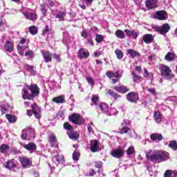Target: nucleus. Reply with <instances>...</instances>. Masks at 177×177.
<instances>
[{
	"instance_id": "nucleus-34",
	"label": "nucleus",
	"mask_w": 177,
	"mask_h": 177,
	"mask_svg": "<svg viewBox=\"0 0 177 177\" xmlns=\"http://www.w3.org/2000/svg\"><path fill=\"white\" fill-rule=\"evenodd\" d=\"M99 100H100L99 95L95 94L92 95L91 102L95 106H97L99 104Z\"/></svg>"
},
{
	"instance_id": "nucleus-7",
	"label": "nucleus",
	"mask_w": 177,
	"mask_h": 177,
	"mask_svg": "<svg viewBox=\"0 0 177 177\" xmlns=\"http://www.w3.org/2000/svg\"><path fill=\"white\" fill-rule=\"evenodd\" d=\"M153 19L157 20L164 21L168 19V13L164 10H157L153 15Z\"/></svg>"
},
{
	"instance_id": "nucleus-16",
	"label": "nucleus",
	"mask_w": 177,
	"mask_h": 177,
	"mask_svg": "<svg viewBox=\"0 0 177 177\" xmlns=\"http://www.w3.org/2000/svg\"><path fill=\"white\" fill-rule=\"evenodd\" d=\"M145 6L149 10L158 7V6H157V0H147L145 1Z\"/></svg>"
},
{
	"instance_id": "nucleus-6",
	"label": "nucleus",
	"mask_w": 177,
	"mask_h": 177,
	"mask_svg": "<svg viewBox=\"0 0 177 177\" xmlns=\"http://www.w3.org/2000/svg\"><path fill=\"white\" fill-rule=\"evenodd\" d=\"M126 99L130 103L136 104L139 102V94L136 92L131 91L126 95Z\"/></svg>"
},
{
	"instance_id": "nucleus-36",
	"label": "nucleus",
	"mask_w": 177,
	"mask_h": 177,
	"mask_svg": "<svg viewBox=\"0 0 177 177\" xmlns=\"http://www.w3.org/2000/svg\"><path fill=\"white\" fill-rule=\"evenodd\" d=\"M175 57V54L172 53L171 52H169L167 53V55L165 57V60L167 62H174V59Z\"/></svg>"
},
{
	"instance_id": "nucleus-19",
	"label": "nucleus",
	"mask_w": 177,
	"mask_h": 177,
	"mask_svg": "<svg viewBox=\"0 0 177 177\" xmlns=\"http://www.w3.org/2000/svg\"><path fill=\"white\" fill-rule=\"evenodd\" d=\"M24 16H25L26 19L28 20H32V21H35L37 20L38 15L37 13L25 12H24Z\"/></svg>"
},
{
	"instance_id": "nucleus-20",
	"label": "nucleus",
	"mask_w": 177,
	"mask_h": 177,
	"mask_svg": "<svg viewBox=\"0 0 177 177\" xmlns=\"http://www.w3.org/2000/svg\"><path fill=\"white\" fill-rule=\"evenodd\" d=\"M42 56L44 59L45 63H50L52 62V53L49 51H44L41 53Z\"/></svg>"
},
{
	"instance_id": "nucleus-18",
	"label": "nucleus",
	"mask_w": 177,
	"mask_h": 177,
	"mask_svg": "<svg viewBox=\"0 0 177 177\" xmlns=\"http://www.w3.org/2000/svg\"><path fill=\"white\" fill-rule=\"evenodd\" d=\"M126 53L127 55H129L131 59H135V57H140V53L133 49H127L126 50Z\"/></svg>"
},
{
	"instance_id": "nucleus-5",
	"label": "nucleus",
	"mask_w": 177,
	"mask_h": 177,
	"mask_svg": "<svg viewBox=\"0 0 177 177\" xmlns=\"http://www.w3.org/2000/svg\"><path fill=\"white\" fill-rule=\"evenodd\" d=\"M153 29L160 35H165L171 30V26L169 24H164L162 26H155Z\"/></svg>"
},
{
	"instance_id": "nucleus-31",
	"label": "nucleus",
	"mask_w": 177,
	"mask_h": 177,
	"mask_svg": "<svg viewBox=\"0 0 177 177\" xmlns=\"http://www.w3.org/2000/svg\"><path fill=\"white\" fill-rule=\"evenodd\" d=\"M6 118L10 124H15L17 121V118L12 114L7 113L6 115Z\"/></svg>"
},
{
	"instance_id": "nucleus-30",
	"label": "nucleus",
	"mask_w": 177,
	"mask_h": 177,
	"mask_svg": "<svg viewBox=\"0 0 177 177\" xmlns=\"http://www.w3.org/2000/svg\"><path fill=\"white\" fill-rule=\"evenodd\" d=\"M153 118L158 124H160L162 121V118L161 117V112L160 111H156L153 114Z\"/></svg>"
},
{
	"instance_id": "nucleus-28",
	"label": "nucleus",
	"mask_w": 177,
	"mask_h": 177,
	"mask_svg": "<svg viewBox=\"0 0 177 177\" xmlns=\"http://www.w3.org/2000/svg\"><path fill=\"white\" fill-rule=\"evenodd\" d=\"M131 75L133 77V82H136V84H139V82H142V81H143V77L140 75H138L135 71L131 72Z\"/></svg>"
},
{
	"instance_id": "nucleus-35",
	"label": "nucleus",
	"mask_w": 177,
	"mask_h": 177,
	"mask_svg": "<svg viewBox=\"0 0 177 177\" xmlns=\"http://www.w3.org/2000/svg\"><path fill=\"white\" fill-rule=\"evenodd\" d=\"M29 32L31 34V35H37V34H38V27L35 26H30Z\"/></svg>"
},
{
	"instance_id": "nucleus-32",
	"label": "nucleus",
	"mask_w": 177,
	"mask_h": 177,
	"mask_svg": "<svg viewBox=\"0 0 177 177\" xmlns=\"http://www.w3.org/2000/svg\"><path fill=\"white\" fill-rule=\"evenodd\" d=\"M115 35L117 38H119V39H125V32H124L123 30L118 29L115 32Z\"/></svg>"
},
{
	"instance_id": "nucleus-63",
	"label": "nucleus",
	"mask_w": 177,
	"mask_h": 177,
	"mask_svg": "<svg viewBox=\"0 0 177 177\" xmlns=\"http://www.w3.org/2000/svg\"><path fill=\"white\" fill-rule=\"evenodd\" d=\"M81 35H82V37H83V38H88V32H86V31H85V30H83L81 32Z\"/></svg>"
},
{
	"instance_id": "nucleus-40",
	"label": "nucleus",
	"mask_w": 177,
	"mask_h": 177,
	"mask_svg": "<svg viewBox=\"0 0 177 177\" xmlns=\"http://www.w3.org/2000/svg\"><path fill=\"white\" fill-rule=\"evenodd\" d=\"M115 53L119 60H121V59L124 57V53H122V50H120L119 48L115 50Z\"/></svg>"
},
{
	"instance_id": "nucleus-13",
	"label": "nucleus",
	"mask_w": 177,
	"mask_h": 177,
	"mask_svg": "<svg viewBox=\"0 0 177 177\" xmlns=\"http://www.w3.org/2000/svg\"><path fill=\"white\" fill-rule=\"evenodd\" d=\"M99 140H92L90 141V150L92 153H96V151H99Z\"/></svg>"
},
{
	"instance_id": "nucleus-49",
	"label": "nucleus",
	"mask_w": 177,
	"mask_h": 177,
	"mask_svg": "<svg viewBox=\"0 0 177 177\" xmlns=\"http://www.w3.org/2000/svg\"><path fill=\"white\" fill-rule=\"evenodd\" d=\"M21 139H22V140H27V130H22Z\"/></svg>"
},
{
	"instance_id": "nucleus-10",
	"label": "nucleus",
	"mask_w": 177,
	"mask_h": 177,
	"mask_svg": "<svg viewBox=\"0 0 177 177\" xmlns=\"http://www.w3.org/2000/svg\"><path fill=\"white\" fill-rule=\"evenodd\" d=\"M124 154H125V151L122 148L115 149L111 151V156L115 158H121L124 157Z\"/></svg>"
},
{
	"instance_id": "nucleus-2",
	"label": "nucleus",
	"mask_w": 177,
	"mask_h": 177,
	"mask_svg": "<svg viewBox=\"0 0 177 177\" xmlns=\"http://www.w3.org/2000/svg\"><path fill=\"white\" fill-rule=\"evenodd\" d=\"M22 99L24 100H34L35 97L39 96L41 89L37 84H31L27 86V88H22Z\"/></svg>"
},
{
	"instance_id": "nucleus-60",
	"label": "nucleus",
	"mask_w": 177,
	"mask_h": 177,
	"mask_svg": "<svg viewBox=\"0 0 177 177\" xmlns=\"http://www.w3.org/2000/svg\"><path fill=\"white\" fill-rule=\"evenodd\" d=\"M131 37H132L133 39H136V38H138V37H139V32H135V30H133V32L131 33Z\"/></svg>"
},
{
	"instance_id": "nucleus-43",
	"label": "nucleus",
	"mask_w": 177,
	"mask_h": 177,
	"mask_svg": "<svg viewBox=\"0 0 177 177\" xmlns=\"http://www.w3.org/2000/svg\"><path fill=\"white\" fill-rule=\"evenodd\" d=\"M127 156H132V154H135V147L133 146L129 147L126 151Z\"/></svg>"
},
{
	"instance_id": "nucleus-3",
	"label": "nucleus",
	"mask_w": 177,
	"mask_h": 177,
	"mask_svg": "<svg viewBox=\"0 0 177 177\" xmlns=\"http://www.w3.org/2000/svg\"><path fill=\"white\" fill-rule=\"evenodd\" d=\"M159 70L160 72V75L164 77V78H166V80H172V78H174L175 77L172 74V70H171V68L167 65H160Z\"/></svg>"
},
{
	"instance_id": "nucleus-46",
	"label": "nucleus",
	"mask_w": 177,
	"mask_h": 177,
	"mask_svg": "<svg viewBox=\"0 0 177 177\" xmlns=\"http://www.w3.org/2000/svg\"><path fill=\"white\" fill-rule=\"evenodd\" d=\"M33 115H35V118H37L38 120H41V106H39V110L36 112H33Z\"/></svg>"
},
{
	"instance_id": "nucleus-59",
	"label": "nucleus",
	"mask_w": 177,
	"mask_h": 177,
	"mask_svg": "<svg viewBox=\"0 0 177 177\" xmlns=\"http://www.w3.org/2000/svg\"><path fill=\"white\" fill-rule=\"evenodd\" d=\"M49 32V26L47 24L45 26V28L42 30V35H46V33Z\"/></svg>"
},
{
	"instance_id": "nucleus-48",
	"label": "nucleus",
	"mask_w": 177,
	"mask_h": 177,
	"mask_svg": "<svg viewBox=\"0 0 177 177\" xmlns=\"http://www.w3.org/2000/svg\"><path fill=\"white\" fill-rule=\"evenodd\" d=\"M54 157H55L56 161H57V162H60V161L64 160V156H63L62 155H59V153L55 155Z\"/></svg>"
},
{
	"instance_id": "nucleus-8",
	"label": "nucleus",
	"mask_w": 177,
	"mask_h": 177,
	"mask_svg": "<svg viewBox=\"0 0 177 177\" xmlns=\"http://www.w3.org/2000/svg\"><path fill=\"white\" fill-rule=\"evenodd\" d=\"M19 161L21 163L22 168L26 169V168H30L32 165V160H30L26 156H19Z\"/></svg>"
},
{
	"instance_id": "nucleus-21",
	"label": "nucleus",
	"mask_w": 177,
	"mask_h": 177,
	"mask_svg": "<svg viewBox=\"0 0 177 177\" xmlns=\"http://www.w3.org/2000/svg\"><path fill=\"white\" fill-rule=\"evenodd\" d=\"M22 147L26 149V150H28V151H34L37 150V145H35L34 142H29L28 144H24Z\"/></svg>"
},
{
	"instance_id": "nucleus-11",
	"label": "nucleus",
	"mask_w": 177,
	"mask_h": 177,
	"mask_svg": "<svg viewBox=\"0 0 177 177\" xmlns=\"http://www.w3.org/2000/svg\"><path fill=\"white\" fill-rule=\"evenodd\" d=\"M105 75L110 80H111V78H121V77H122V73L120 70L115 73L113 71H108Z\"/></svg>"
},
{
	"instance_id": "nucleus-57",
	"label": "nucleus",
	"mask_w": 177,
	"mask_h": 177,
	"mask_svg": "<svg viewBox=\"0 0 177 177\" xmlns=\"http://www.w3.org/2000/svg\"><path fill=\"white\" fill-rule=\"evenodd\" d=\"M164 177H172V170H166L164 174Z\"/></svg>"
},
{
	"instance_id": "nucleus-17",
	"label": "nucleus",
	"mask_w": 177,
	"mask_h": 177,
	"mask_svg": "<svg viewBox=\"0 0 177 177\" xmlns=\"http://www.w3.org/2000/svg\"><path fill=\"white\" fill-rule=\"evenodd\" d=\"M67 135L70 139L72 140H78L80 139V133L77 131H67Z\"/></svg>"
},
{
	"instance_id": "nucleus-1",
	"label": "nucleus",
	"mask_w": 177,
	"mask_h": 177,
	"mask_svg": "<svg viewBox=\"0 0 177 177\" xmlns=\"http://www.w3.org/2000/svg\"><path fill=\"white\" fill-rule=\"evenodd\" d=\"M145 157L148 161H151L154 164H160L169 158V153L163 150H149L145 153Z\"/></svg>"
},
{
	"instance_id": "nucleus-12",
	"label": "nucleus",
	"mask_w": 177,
	"mask_h": 177,
	"mask_svg": "<svg viewBox=\"0 0 177 177\" xmlns=\"http://www.w3.org/2000/svg\"><path fill=\"white\" fill-rule=\"evenodd\" d=\"M90 55L89 51L84 48H80L77 51V57L80 59H88Z\"/></svg>"
},
{
	"instance_id": "nucleus-38",
	"label": "nucleus",
	"mask_w": 177,
	"mask_h": 177,
	"mask_svg": "<svg viewBox=\"0 0 177 177\" xmlns=\"http://www.w3.org/2000/svg\"><path fill=\"white\" fill-rule=\"evenodd\" d=\"M63 128L66 131H68H68L70 132V131H73V129H74V128L73 127V125H71L70 124V122H66L64 123Z\"/></svg>"
},
{
	"instance_id": "nucleus-37",
	"label": "nucleus",
	"mask_w": 177,
	"mask_h": 177,
	"mask_svg": "<svg viewBox=\"0 0 177 177\" xmlns=\"http://www.w3.org/2000/svg\"><path fill=\"white\" fill-rule=\"evenodd\" d=\"M169 147L174 150V151H176L177 150V142L176 140H174L169 142Z\"/></svg>"
},
{
	"instance_id": "nucleus-47",
	"label": "nucleus",
	"mask_w": 177,
	"mask_h": 177,
	"mask_svg": "<svg viewBox=\"0 0 177 177\" xmlns=\"http://www.w3.org/2000/svg\"><path fill=\"white\" fill-rule=\"evenodd\" d=\"M31 110L32 113H35L39 110V106H38V104L37 103H34L33 104L31 105Z\"/></svg>"
},
{
	"instance_id": "nucleus-33",
	"label": "nucleus",
	"mask_w": 177,
	"mask_h": 177,
	"mask_svg": "<svg viewBox=\"0 0 177 177\" xmlns=\"http://www.w3.org/2000/svg\"><path fill=\"white\" fill-rule=\"evenodd\" d=\"M49 7L46 3H42L40 5V10L43 15V16H46L48 15V8Z\"/></svg>"
},
{
	"instance_id": "nucleus-39",
	"label": "nucleus",
	"mask_w": 177,
	"mask_h": 177,
	"mask_svg": "<svg viewBox=\"0 0 177 177\" xmlns=\"http://www.w3.org/2000/svg\"><path fill=\"white\" fill-rule=\"evenodd\" d=\"M128 132H129V127L123 126L121 129H120L118 133H119L120 135H124V133H128Z\"/></svg>"
},
{
	"instance_id": "nucleus-44",
	"label": "nucleus",
	"mask_w": 177,
	"mask_h": 177,
	"mask_svg": "<svg viewBox=\"0 0 177 177\" xmlns=\"http://www.w3.org/2000/svg\"><path fill=\"white\" fill-rule=\"evenodd\" d=\"M66 16V13L63 12H59L58 14L56 15V19H59V21H63L64 20V17Z\"/></svg>"
},
{
	"instance_id": "nucleus-45",
	"label": "nucleus",
	"mask_w": 177,
	"mask_h": 177,
	"mask_svg": "<svg viewBox=\"0 0 177 177\" xmlns=\"http://www.w3.org/2000/svg\"><path fill=\"white\" fill-rule=\"evenodd\" d=\"M99 107L101 111H106V110H107V107H109V105L104 102H102L99 104Z\"/></svg>"
},
{
	"instance_id": "nucleus-26",
	"label": "nucleus",
	"mask_w": 177,
	"mask_h": 177,
	"mask_svg": "<svg viewBox=\"0 0 177 177\" xmlns=\"http://www.w3.org/2000/svg\"><path fill=\"white\" fill-rule=\"evenodd\" d=\"M108 93L109 96H111V97H113L115 100H118V99H121V97H122L121 95L111 89L108 90Z\"/></svg>"
},
{
	"instance_id": "nucleus-9",
	"label": "nucleus",
	"mask_w": 177,
	"mask_h": 177,
	"mask_svg": "<svg viewBox=\"0 0 177 177\" xmlns=\"http://www.w3.org/2000/svg\"><path fill=\"white\" fill-rule=\"evenodd\" d=\"M113 89H114L115 92H118V93H122V95H125V93H128V92L131 91L129 87L123 84H121L120 86H115L113 87Z\"/></svg>"
},
{
	"instance_id": "nucleus-56",
	"label": "nucleus",
	"mask_w": 177,
	"mask_h": 177,
	"mask_svg": "<svg viewBox=\"0 0 177 177\" xmlns=\"http://www.w3.org/2000/svg\"><path fill=\"white\" fill-rule=\"evenodd\" d=\"M53 59H55L57 60V63H60V62H62V58L60 57V55L54 53L53 55Z\"/></svg>"
},
{
	"instance_id": "nucleus-55",
	"label": "nucleus",
	"mask_w": 177,
	"mask_h": 177,
	"mask_svg": "<svg viewBox=\"0 0 177 177\" xmlns=\"http://www.w3.org/2000/svg\"><path fill=\"white\" fill-rule=\"evenodd\" d=\"M26 69L27 70V71H30L31 74H33V73H35V71H34V66H32L26 65Z\"/></svg>"
},
{
	"instance_id": "nucleus-50",
	"label": "nucleus",
	"mask_w": 177,
	"mask_h": 177,
	"mask_svg": "<svg viewBox=\"0 0 177 177\" xmlns=\"http://www.w3.org/2000/svg\"><path fill=\"white\" fill-rule=\"evenodd\" d=\"M73 160H74V161H78V160H80V153L77 151H75L73 153Z\"/></svg>"
},
{
	"instance_id": "nucleus-15",
	"label": "nucleus",
	"mask_w": 177,
	"mask_h": 177,
	"mask_svg": "<svg viewBox=\"0 0 177 177\" xmlns=\"http://www.w3.org/2000/svg\"><path fill=\"white\" fill-rule=\"evenodd\" d=\"M27 42L26 37H21L18 45L17 46V49L19 50H26L28 48V44H24Z\"/></svg>"
},
{
	"instance_id": "nucleus-27",
	"label": "nucleus",
	"mask_w": 177,
	"mask_h": 177,
	"mask_svg": "<svg viewBox=\"0 0 177 177\" xmlns=\"http://www.w3.org/2000/svg\"><path fill=\"white\" fill-rule=\"evenodd\" d=\"M144 77L147 80H151V81H153L154 80V75L151 72H149L147 71V68H144Z\"/></svg>"
},
{
	"instance_id": "nucleus-42",
	"label": "nucleus",
	"mask_w": 177,
	"mask_h": 177,
	"mask_svg": "<svg viewBox=\"0 0 177 177\" xmlns=\"http://www.w3.org/2000/svg\"><path fill=\"white\" fill-rule=\"evenodd\" d=\"M104 40V36L99 34H97L95 35V41L97 44H102V42H103Z\"/></svg>"
},
{
	"instance_id": "nucleus-24",
	"label": "nucleus",
	"mask_w": 177,
	"mask_h": 177,
	"mask_svg": "<svg viewBox=\"0 0 177 177\" xmlns=\"http://www.w3.org/2000/svg\"><path fill=\"white\" fill-rule=\"evenodd\" d=\"M150 138L151 140H158V142H160V140L164 139V137L161 133H153L150 135Z\"/></svg>"
},
{
	"instance_id": "nucleus-23",
	"label": "nucleus",
	"mask_w": 177,
	"mask_h": 177,
	"mask_svg": "<svg viewBox=\"0 0 177 177\" xmlns=\"http://www.w3.org/2000/svg\"><path fill=\"white\" fill-rule=\"evenodd\" d=\"M52 102L57 104H63V103H66V98L63 95H59L58 97H53Z\"/></svg>"
},
{
	"instance_id": "nucleus-22",
	"label": "nucleus",
	"mask_w": 177,
	"mask_h": 177,
	"mask_svg": "<svg viewBox=\"0 0 177 177\" xmlns=\"http://www.w3.org/2000/svg\"><path fill=\"white\" fill-rule=\"evenodd\" d=\"M5 168H7V169H9V171H13L16 167H17V165L13 162L12 160H9L6 162V165H4Z\"/></svg>"
},
{
	"instance_id": "nucleus-14",
	"label": "nucleus",
	"mask_w": 177,
	"mask_h": 177,
	"mask_svg": "<svg viewBox=\"0 0 177 177\" xmlns=\"http://www.w3.org/2000/svg\"><path fill=\"white\" fill-rule=\"evenodd\" d=\"M4 50L8 52L9 53L15 50V43L9 40H6L4 44Z\"/></svg>"
},
{
	"instance_id": "nucleus-41",
	"label": "nucleus",
	"mask_w": 177,
	"mask_h": 177,
	"mask_svg": "<svg viewBox=\"0 0 177 177\" xmlns=\"http://www.w3.org/2000/svg\"><path fill=\"white\" fill-rule=\"evenodd\" d=\"M48 142L51 145H53V143H56V142H57V138H56V136L50 134L48 136Z\"/></svg>"
},
{
	"instance_id": "nucleus-51",
	"label": "nucleus",
	"mask_w": 177,
	"mask_h": 177,
	"mask_svg": "<svg viewBox=\"0 0 177 177\" xmlns=\"http://www.w3.org/2000/svg\"><path fill=\"white\" fill-rule=\"evenodd\" d=\"M103 167V162L98 160L95 162V167L100 169Z\"/></svg>"
},
{
	"instance_id": "nucleus-61",
	"label": "nucleus",
	"mask_w": 177,
	"mask_h": 177,
	"mask_svg": "<svg viewBox=\"0 0 177 177\" xmlns=\"http://www.w3.org/2000/svg\"><path fill=\"white\" fill-rule=\"evenodd\" d=\"M133 32V30H130L129 29L124 30V32H125L127 37H132Z\"/></svg>"
},
{
	"instance_id": "nucleus-53",
	"label": "nucleus",
	"mask_w": 177,
	"mask_h": 177,
	"mask_svg": "<svg viewBox=\"0 0 177 177\" xmlns=\"http://www.w3.org/2000/svg\"><path fill=\"white\" fill-rule=\"evenodd\" d=\"M86 80L87 81V82H88V84H90V85H91V86H93V85H95V81L93 80V79L89 76L86 77Z\"/></svg>"
},
{
	"instance_id": "nucleus-25",
	"label": "nucleus",
	"mask_w": 177,
	"mask_h": 177,
	"mask_svg": "<svg viewBox=\"0 0 177 177\" xmlns=\"http://www.w3.org/2000/svg\"><path fill=\"white\" fill-rule=\"evenodd\" d=\"M142 41L145 44H151V42H153V41H154V37H153V35H151V34H147L142 37Z\"/></svg>"
},
{
	"instance_id": "nucleus-54",
	"label": "nucleus",
	"mask_w": 177,
	"mask_h": 177,
	"mask_svg": "<svg viewBox=\"0 0 177 177\" xmlns=\"http://www.w3.org/2000/svg\"><path fill=\"white\" fill-rule=\"evenodd\" d=\"M147 91L149 92V93H151V95H157V91H156V88H154L147 87Z\"/></svg>"
},
{
	"instance_id": "nucleus-58",
	"label": "nucleus",
	"mask_w": 177,
	"mask_h": 177,
	"mask_svg": "<svg viewBox=\"0 0 177 177\" xmlns=\"http://www.w3.org/2000/svg\"><path fill=\"white\" fill-rule=\"evenodd\" d=\"M94 175H96V171L93 169H90L87 174V176H93Z\"/></svg>"
},
{
	"instance_id": "nucleus-4",
	"label": "nucleus",
	"mask_w": 177,
	"mask_h": 177,
	"mask_svg": "<svg viewBox=\"0 0 177 177\" xmlns=\"http://www.w3.org/2000/svg\"><path fill=\"white\" fill-rule=\"evenodd\" d=\"M68 121L75 124V125H84L85 124V120L81 117L80 113H73L68 117Z\"/></svg>"
},
{
	"instance_id": "nucleus-62",
	"label": "nucleus",
	"mask_w": 177,
	"mask_h": 177,
	"mask_svg": "<svg viewBox=\"0 0 177 177\" xmlns=\"http://www.w3.org/2000/svg\"><path fill=\"white\" fill-rule=\"evenodd\" d=\"M94 57H99V56H102V51H95L93 53Z\"/></svg>"
},
{
	"instance_id": "nucleus-29",
	"label": "nucleus",
	"mask_w": 177,
	"mask_h": 177,
	"mask_svg": "<svg viewBox=\"0 0 177 177\" xmlns=\"http://www.w3.org/2000/svg\"><path fill=\"white\" fill-rule=\"evenodd\" d=\"M10 149V147H9V145L6 144H3L0 146V153L1 154H8Z\"/></svg>"
},
{
	"instance_id": "nucleus-64",
	"label": "nucleus",
	"mask_w": 177,
	"mask_h": 177,
	"mask_svg": "<svg viewBox=\"0 0 177 177\" xmlns=\"http://www.w3.org/2000/svg\"><path fill=\"white\" fill-rule=\"evenodd\" d=\"M32 111L31 109H28L26 111V115H28V117H32Z\"/></svg>"
},
{
	"instance_id": "nucleus-52",
	"label": "nucleus",
	"mask_w": 177,
	"mask_h": 177,
	"mask_svg": "<svg viewBox=\"0 0 177 177\" xmlns=\"http://www.w3.org/2000/svg\"><path fill=\"white\" fill-rule=\"evenodd\" d=\"M0 110L2 114H5L6 111H9V109L6 108V106H5L4 104H1L0 105Z\"/></svg>"
}]
</instances>
